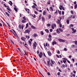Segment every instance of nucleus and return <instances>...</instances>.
Instances as JSON below:
<instances>
[{"mask_svg":"<svg viewBox=\"0 0 77 77\" xmlns=\"http://www.w3.org/2000/svg\"><path fill=\"white\" fill-rule=\"evenodd\" d=\"M52 44H53V45H54V44H57V43L56 42V41H54L52 43Z\"/></svg>","mask_w":77,"mask_h":77,"instance_id":"1a4fd4ad","label":"nucleus"},{"mask_svg":"<svg viewBox=\"0 0 77 77\" xmlns=\"http://www.w3.org/2000/svg\"><path fill=\"white\" fill-rule=\"evenodd\" d=\"M4 5L5 8H7V6L5 4H4Z\"/></svg>","mask_w":77,"mask_h":77,"instance_id":"774afa93","label":"nucleus"},{"mask_svg":"<svg viewBox=\"0 0 77 77\" xmlns=\"http://www.w3.org/2000/svg\"><path fill=\"white\" fill-rule=\"evenodd\" d=\"M74 5H76V3H77V2L76 1H75L74 2Z\"/></svg>","mask_w":77,"mask_h":77,"instance_id":"e2e57ef3","label":"nucleus"},{"mask_svg":"<svg viewBox=\"0 0 77 77\" xmlns=\"http://www.w3.org/2000/svg\"><path fill=\"white\" fill-rule=\"evenodd\" d=\"M40 33L42 35H43L44 34V32L43 31H42L40 32Z\"/></svg>","mask_w":77,"mask_h":77,"instance_id":"cd10ccee","label":"nucleus"},{"mask_svg":"<svg viewBox=\"0 0 77 77\" xmlns=\"http://www.w3.org/2000/svg\"><path fill=\"white\" fill-rule=\"evenodd\" d=\"M14 35L15 36H16L17 38H18V35H17V34L16 32V33H14Z\"/></svg>","mask_w":77,"mask_h":77,"instance_id":"9d476101","label":"nucleus"},{"mask_svg":"<svg viewBox=\"0 0 77 77\" xmlns=\"http://www.w3.org/2000/svg\"><path fill=\"white\" fill-rule=\"evenodd\" d=\"M26 21H24V20H22V23H26Z\"/></svg>","mask_w":77,"mask_h":77,"instance_id":"393cba45","label":"nucleus"},{"mask_svg":"<svg viewBox=\"0 0 77 77\" xmlns=\"http://www.w3.org/2000/svg\"><path fill=\"white\" fill-rule=\"evenodd\" d=\"M42 21L43 22H44V21H45V18H44V16H42Z\"/></svg>","mask_w":77,"mask_h":77,"instance_id":"39448f33","label":"nucleus"},{"mask_svg":"<svg viewBox=\"0 0 77 77\" xmlns=\"http://www.w3.org/2000/svg\"><path fill=\"white\" fill-rule=\"evenodd\" d=\"M33 4L34 5H35V6H37V5H36V3H33Z\"/></svg>","mask_w":77,"mask_h":77,"instance_id":"0e129e2a","label":"nucleus"},{"mask_svg":"<svg viewBox=\"0 0 77 77\" xmlns=\"http://www.w3.org/2000/svg\"><path fill=\"white\" fill-rule=\"evenodd\" d=\"M51 62L52 64H54V62L53 61V60H51Z\"/></svg>","mask_w":77,"mask_h":77,"instance_id":"c9c22d12","label":"nucleus"},{"mask_svg":"<svg viewBox=\"0 0 77 77\" xmlns=\"http://www.w3.org/2000/svg\"><path fill=\"white\" fill-rule=\"evenodd\" d=\"M54 26H52V25H51V28L52 29H54Z\"/></svg>","mask_w":77,"mask_h":77,"instance_id":"603ef678","label":"nucleus"},{"mask_svg":"<svg viewBox=\"0 0 77 77\" xmlns=\"http://www.w3.org/2000/svg\"><path fill=\"white\" fill-rule=\"evenodd\" d=\"M64 51H67V49H66V48H64L63 49Z\"/></svg>","mask_w":77,"mask_h":77,"instance_id":"5fc2aeb1","label":"nucleus"},{"mask_svg":"<svg viewBox=\"0 0 77 77\" xmlns=\"http://www.w3.org/2000/svg\"><path fill=\"white\" fill-rule=\"evenodd\" d=\"M9 2H8L9 4L11 6H12V2L11 1H9ZM10 2L11 3V4L10 3Z\"/></svg>","mask_w":77,"mask_h":77,"instance_id":"a211bd4d","label":"nucleus"},{"mask_svg":"<svg viewBox=\"0 0 77 77\" xmlns=\"http://www.w3.org/2000/svg\"><path fill=\"white\" fill-rule=\"evenodd\" d=\"M32 8H33V9H35V8H36V6H35V5H33L32 6Z\"/></svg>","mask_w":77,"mask_h":77,"instance_id":"f704fd0d","label":"nucleus"},{"mask_svg":"<svg viewBox=\"0 0 77 77\" xmlns=\"http://www.w3.org/2000/svg\"><path fill=\"white\" fill-rule=\"evenodd\" d=\"M26 28H27V27H28V26H29V24L28 23H27V24H26Z\"/></svg>","mask_w":77,"mask_h":77,"instance_id":"2f4dec72","label":"nucleus"},{"mask_svg":"<svg viewBox=\"0 0 77 77\" xmlns=\"http://www.w3.org/2000/svg\"><path fill=\"white\" fill-rule=\"evenodd\" d=\"M59 26L60 27H62V25L61 23L59 24Z\"/></svg>","mask_w":77,"mask_h":77,"instance_id":"09e8293b","label":"nucleus"},{"mask_svg":"<svg viewBox=\"0 0 77 77\" xmlns=\"http://www.w3.org/2000/svg\"><path fill=\"white\" fill-rule=\"evenodd\" d=\"M14 9L16 11V12H17L18 10H17V8L14 7Z\"/></svg>","mask_w":77,"mask_h":77,"instance_id":"b1692460","label":"nucleus"},{"mask_svg":"<svg viewBox=\"0 0 77 77\" xmlns=\"http://www.w3.org/2000/svg\"><path fill=\"white\" fill-rule=\"evenodd\" d=\"M37 46V43L36 42H35L34 44L33 45V49L34 50H35L36 49V48Z\"/></svg>","mask_w":77,"mask_h":77,"instance_id":"f257e3e1","label":"nucleus"},{"mask_svg":"<svg viewBox=\"0 0 77 77\" xmlns=\"http://www.w3.org/2000/svg\"><path fill=\"white\" fill-rule=\"evenodd\" d=\"M24 38H23V37H22L21 38V39L22 41H24Z\"/></svg>","mask_w":77,"mask_h":77,"instance_id":"864d4df0","label":"nucleus"},{"mask_svg":"<svg viewBox=\"0 0 77 77\" xmlns=\"http://www.w3.org/2000/svg\"><path fill=\"white\" fill-rule=\"evenodd\" d=\"M51 14L49 15L48 16L49 19H51Z\"/></svg>","mask_w":77,"mask_h":77,"instance_id":"4be33fe9","label":"nucleus"},{"mask_svg":"<svg viewBox=\"0 0 77 77\" xmlns=\"http://www.w3.org/2000/svg\"><path fill=\"white\" fill-rule=\"evenodd\" d=\"M19 28L21 29V25H19Z\"/></svg>","mask_w":77,"mask_h":77,"instance_id":"a878e982","label":"nucleus"},{"mask_svg":"<svg viewBox=\"0 0 77 77\" xmlns=\"http://www.w3.org/2000/svg\"><path fill=\"white\" fill-rule=\"evenodd\" d=\"M5 14L8 17H10V15L9 13H8V12H5Z\"/></svg>","mask_w":77,"mask_h":77,"instance_id":"2eb2a0df","label":"nucleus"},{"mask_svg":"<svg viewBox=\"0 0 77 77\" xmlns=\"http://www.w3.org/2000/svg\"><path fill=\"white\" fill-rule=\"evenodd\" d=\"M11 42H12V44H13V45H15V44H14V42H13V41L11 40Z\"/></svg>","mask_w":77,"mask_h":77,"instance_id":"6e6d98bb","label":"nucleus"},{"mask_svg":"<svg viewBox=\"0 0 77 77\" xmlns=\"http://www.w3.org/2000/svg\"><path fill=\"white\" fill-rule=\"evenodd\" d=\"M42 52H40V54H38V55L40 58H42Z\"/></svg>","mask_w":77,"mask_h":77,"instance_id":"20e7f679","label":"nucleus"},{"mask_svg":"<svg viewBox=\"0 0 77 77\" xmlns=\"http://www.w3.org/2000/svg\"><path fill=\"white\" fill-rule=\"evenodd\" d=\"M69 27H70V28H71V27H74V26H73V25H72V24H71L70 25V26H69Z\"/></svg>","mask_w":77,"mask_h":77,"instance_id":"c85d7f7f","label":"nucleus"},{"mask_svg":"<svg viewBox=\"0 0 77 77\" xmlns=\"http://www.w3.org/2000/svg\"><path fill=\"white\" fill-rule=\"evenodd\" d=\"M63 63H66V60H63Z\"/></svg>","mask_w":77,"mask_h":77,"instance_id":"72a5a7b5","label":"nucleus"},{"mask_svg":"<svg viewBox=\"0 0 77 77\" xmlns=\"http://www.w3.org/2000/svg\"><path fill=\"white\" fill-rule=\"evenodd\" d=\"M71 29L72 31H73V32H74L75 33V32H76V30H75V29H74V28H71Z\"/></svg>","mask_w":77,"mask_h":77,"instance_id":"9b49d317","label":"nucleus"},{"mask_svg":"<svg viewBox=\"0 0 77 77\" xmlns=\"http://www.w3.org/2000/svg\"><path fill=\"white\" fill-rule=\"evenodd\" d=\"M56 32L57 33L59 34L60 33V32L59 31V29H57Z\"/></svg>","mask_w":77,"mask_h":77,"instance_id":"6ab92c4d","label":"nucleus"},{"mask_svg":"<svg viewBox=\"0 0 77 77\" xmlns=\"http://www.w3.org/2000/svg\"><path fill=\"white\" fill-rule=\"evenodd\" d=\"M62 14L63 15H64V11H62Z\"/></svg>","mask_w":77,"mask_h":77,"instance_id":"680f3d73","label":"nucleus"},{"mask_svg":"<svg viewBox=\"0 0 77 77\" xmlns=\"http://www.w3.org/2000/svg\"><path fill=\"white\" fill-rule=\"evenodd\" d=\"M52 25L54 26L55 27H56V24H54Z\"/></svg>","mask_w":77,"mask_h":77,"instance_id":"4c0bfd02","label":"nucleus"},{"mask_svg":"<svg viewBox=\"0 0 77 77\" xmlns=\"http://www.w3.org/2000/svg\"><path fill=\"white\" fill-rule=\"evenodd\" d=\"M30 32V31L29 29H27L24 32L25 33H29Z\"/></svg>","mask_w":77,"mask_h":77,"instance_id":"f03ea898","label":"nucleus"},{"mask_svg":"<svg viewBox=\"0 0 77 77\" xmlns=\"http://www.w3.org/2000/svg\"><path fill=\"white\" fill-rule=\"evenodd\" d=\"M59 30L61 32H63V30L62 29L60 28L59 29Z\"/></svg>","mask_w":77,"mask_h":77,"instance_id":"f3484780","label":"nucleus"},{"mask_svg":"<svg viewBox=\"0 0 77 77\" xmlns=\"http://www.w3.org/2000/svg\"><path fill=\"white\" fill-rule=\"evenodd\" d=\"M58 14H59V15H62V13H61V11H59V10H58Z\"/></svg>","mask_w":77,"mask_h":77,"instance_id":"ddd939ff","label":"nucleus"},{"mask_svg":"<svg viewBox=\"0 0 77 77\" xmlns=\"http://www.w3.org/2000/svg\"><path fill=\"white\" fill-rule=\"evenodd\" d=\"M51 37H52V36H51V34H49L48 35V37L51 38Z\"/></svg>","mask_w":77,"mask_h":77,"instance_id":"c03bdc74","label":"nucleus"},{"mask_svg":"<svg viewBox=\"0 0 77 77\" xmlns=\"http://www.w3.org/2000/svg\"><path fill=\"white\" fill-rule=\"evenodd\" d=\"M7 10H8V11H11V9L10 8H7Z\"/></svg>","mask_w":77,"mask_h":77,"instance_id":"c756f323","label":"nucleus"},{"mask_svg":"<svg viewBox=\"0 0 77 77\" xmlns=\"http://www.w3.org/2000/svg\"><path fill=\"white\" fill-rule=\"evenodd\" d=\"M73 42H74L75 43V45H77V41H73Z\"/></svg>","mask_w":77,"mask_h":77,"instance_id":"8fccbe9b","label":"nucleus"},{"mask_svg":"<svg viewBox=\"0 0 77 77\" xmlns=\"http://www.w3.org/2000/svg\"><path fill=\"white\" fill-rule=\"evenodd\" d=\"M51 40H52V39L51 38H49L48 39V41H51Z\"/></svg>","mask_w":77,"mask_h":77,"instance_id":"dca6fc26","label":"nucleus"},{"mask_svg":"<svg viewBox=\"0 0 77 77\" xmlns=\"http://www.w3.org/2000/svg\"><path fill=\"white\" fill-rule=\"evenodd\" d=\"M71 47L72 48H75V46H74V45H72L71 46Z\"/></svg>","mask_w":77,"mask_h":77,"instance_id":"bb28decb","label":"nucleus"},{"mask_svg":"<svg viewBox=\"0 0 77 77\" xmlns=\"http://www.w3.org/2000/svg\"><path fill=\"white\" fill-rule=\"evenodd\" d=\"M54 14H58V13H57V10H56V12H54Z\"/></svg>","mask_w":77,"mask_h":77,"instance_id":"58836bf2","label":"nucleus"},{"mask_svg":"<svg viewBox=\"0 0 77 77\" xmlns=\"http://www.w3.org/2000/svg\"><path fill=\"white\" fill-rule=\"evenodd\" d=\"M60 72H59L57 73V75H60Z\"/></svg>","mask_w":77,"mask_h":77,"instance_id":"49530a36","label":"nucleus"},{"mask_svg":"<svg viewBox=\"0 0 77 77\" xmlns=\"http://www.w3.org/2000/svg\"><path fill=\"white\" fill-rule=\"evenodd\" d=\"M47 26H48V27H50L51 26V24H50L48 23L47 24Z\"/></svg>","mask_w":77,"mask_h":77,"instance_id":"a19ab883","label":"nucleus"},{"mask_svg":"<svg viewBox=\"0 0 77 77\" xmlns=\"http://www.w3.org/2000/svg\"><path fill=\"white\" fill-rule=\"evenodd\" d=\"M58 71H60V72H62V70H61V69H58Z\"/></svg>","mask_w":77,"mask_h":77,"instance_id":"69168bd1","label":"nucleus"},{"mask_svg":"<svg viewBox=\"0 0 77 77\" xmlns=\"http://www.w3.org/2000/svg\"><path fill=\"white\" fill-rule=\"evenodd\" d=\"M50 32H52L53 31V29H50Z\"/></svg>","mask_w":77,"mask_h":77,"instance_id":"bf43d9fd","label":"nucleus"},{"mask_svg":"<svg viewBox=\"0 0 77 77\" xmlns=\"http://www.w3.org/2000/svg\"><path fill=\"white\" fill-rule=\"evenodd\" d=\"M24 25H22L21 26V28L22 29H23V28H24Z\"/></svg>","mask_w":77,"mask_h":77,"instance_id":"de8ad7c7","label":"nucleus"},{"mask_svg":"<svg viewBox=\"0 0 77 77\" xmlns=\"http://www.w3.org/2000/svg\"><path fill=\"white\" fill-rule=\"evenodd\" d=\"M23 20H24L25 21H26V17H23Z\"/></svg>","mask_w":77,"mask_h":77,"instance_id":"37998d69","label":"nucleus"},{"mask_svg":"<svg viewBox=\"0 0 77 77\" xmlns=\"http://www.w3.org/2000/svg\"><path fill=\"white\" fill-rule=\"evenodd\" d=\"M26 38H28V39H29V38H30V36L29 35H26Z\"/></svg>","mask_w":77,"mask_h":77,"instance_id":"7c9ffc66","label":"nucleus"},{"mask_svg":"<svg viewBox=\"0 0 77 77\" xmlns=\"http://www.w3.org/2000/svg\"><path fill=\"white\" fill-rule=\"evenodd\" d=\"M28 42L29 43V45L31 47V45H32V42L30 41L29 40Z\"/></svg>","mask_w":77,"mask_h":77,"instance_id":"6e6552de","label":"nucleus"},{"mask_svg":"<svg viewBox=\"0 0 77 77\" xmlns=\"http://www.w3.org/2000/svg\"><path fill=\"white\" fill-rule=\"evenodd\" d=\"M38 36V34L36 33H34V38H36V37H37Z\"/></svg>","mask_w":77,"mask_h":77,"instance_id":"0eeeda50","label":"nucleus"},{"mask_svg":"<svg viewBox=\"0 0 77 77\" xmlns=\"http://www.w3.org/2000/svg\"><path fill=\"white\" fill-rule=\"evenodd\" d=\"M47 66H48L49 67H50V61H47Z\"/></svg>","mask_w":77,"mask_h":77,"instance_id":"4468645a","label":"nucleus"},{"mask_svg":"<svg viewBox=\"0 0 77 77\" xmlns=\"http://www.w3.org/2000/svg\"><path fill=\"white\" fill-rule=\"evenodd\" d=\"M66 23L67 24H69V20H66Z\"/></svg>","mask_w":77,"mask_h":77,"instance_id":"5701e85b","label":"nucleus"},{"mask_svg":"<svg viewBox=\"0 0 77 77\" xmlns=\"http://www.w3.org/2000/svg\"><path fill=\"white\" fill-rule=\"evenodd\" d=\"M48 53L49 56H51V52H50V51H48Z\"/></svg>","mask_w":77,"mask_h":77,"instance_id":"423d86ee","label":"nucleus"},{"mask_svg":"<svg viewBox=\"0 0 77 77\" xmlns=\"http://www.w3.org/2000/svg\"><path fill=\"white\" fill-rule=\"evenodd\" d=\"M48 75H50V73L49 72H48L47 73Z\"/></svg>","mask_w":77,"mask_h":77,"instance_id":"4d7b16f0","label":"nucleus"},{"mask_svg":"<svg viewBox=\"0 0 77 77\" xmlns=\"http://www.w3.org/2000/svg\"><path fill=\"white\" fill-rule=\"evenodd\" d=\"M58 41H59L60 42H65V41L63 39H61L60 38L59 39Z\"/></svg>","mask_w":77,"mask_h":77,"instance_id":"7ed1b4c3","label":"nucleus"},{"mask_svg":"<svg viewBox=\"0 0 77 77\" xmlns=\"http://www.w3.org/2000/svg\"><path fill=\"white\" fill-rule=\"evenodd\" d=\"M62 66L63 68H65V67H66V66H65V64H63Z\"/></svg>","mask_w":77,"mask_h":77,"instance_id":"a18cd8bd","label":"nucleus"},{"mask_svg":"<svg viewBox=\"0 0 77 77\" xmlns=\"http://www.w3.org/2000/svg\"><path fill=\"white\" fill-rule=\"evenodd\" d=\"M23 51L26 54V55H27V54H26V53H27V52H26V51H24V50L23 49Z\"/></svg>","mask_w":77,"mask_h":77,"instance_id":"e433bc0d","label":"nucleus"},{"mask_svg":"<svg viewBox=\"0 0 77 77\" xmlns=\"http://www.w3.org/2000/svg\"><path fill=\"white\" fill-rule=\"evenodd\" d=\"M43 15H46V11H44L43 12Z\"/></svg>","mask_w":77,"mask_h":77,"instance_id":"f8f14e48","label":"nucleus"},{"mask_svg":"<svg viewBox=\"0 0 77 77\" xmlns=\"http://www.w3.org/2000/svg\"><path fill=\"white\" fill-rule=\"evenodd\" d=\"M48 5H50V1H49L48 2Z\"/></svg>","mask_w":77,"mask_h":77,"instance_id":"13d9d810","label":"nucleus"},{"mask_svg":"<svg viewBox=\"0 0 77 77\" xmlns=\"http://www.w3.org/2000/svg\"><path fill=\"white\" fill-rule=\"evenodd\" d=\"M57 54H60V51H59V50H58L57 52Z\"/></svg>","mask_w":77,"mask_h":77,"instance_id":"052dcab7","label":"nucleus"},{"mask_svg":"<svg viewBox=\"0 0 77 77\" xmlns=\"http://www.w3.org/2000/svg\"><path fill=\"white\" fill-rule=\"evenodd\" d=\"M70 67H72V66H73V64H70Z\"/></svg>","mask_w":77,"mask_h":77,"instance_id":"3c124183","label":"nucleus"},{"mask_svg":"<svg viewBox=\"0 0 77 77\" xmlns=\"http://www.w3.org/2000/svg\"><path fill=\"white\" fill-rule=\"evenodd\" d=\"M17 49H18V50H19V51H20V52L21 53V54H23V53L21 52V50H20V48H17Z\"/></svg>","mask_w":77,"mask_h":77,"instance_id":"473e14b6","label":"nucleus"},{"mask_svg":"<svg viewBox=\"0 0 77 77\" xmlns=\"http://www.w3.org/2000/svg\"><path fill=\"white\" fill-rule=\"evenodd\" d=\"M50 9H51V11H53V9L52 7H50Z\"/></svg>","mask_w":77,"mask_h":77,"instance_id":"79ce46f5","label":"nucleus"},{"mask_svg":"<svg viewBox=\"0 0 77 77\" xmlns=\"http://www.w3.org/2000/svg\"><path fill=\"white\" fill-rule=\"evenodd\" d=\"M31 27L32 29H35L36 28L33 25H32L31 26Z\"/></svg>","mask_w":77,"mask_h":77,"instance_id":"aec40b11","label":"nucleus"},{"mask_svg":"<svg viewBox=\"0 0 77 77\" xmlns=\"http://www.w3.org/2000/svg\"><path fill=\"white\" fill-rule=\"evenodd\" d=\"M45 32H47V33H48L49 32V31H48V29H45Z\"/></svg>","mask_w":77,"mask_h":77,"instance_id":"412c9836","label":"nucleus"},{"mask_svg":"<svg viewBox=\"0 0 77 77\" xmlns=\"http://www.w3.org/2000/svg\"><path fill=\"white\" fill-rule=\"evenodd\" d=\"M77 5L76 4L75 5V9H77Z\"/></svg>","mask_w":77,"mask_h":77,"instance_id":"ea45409f","label":"nucleus"},{"mask_svg":"<svg viewBox=\"0 0 77 77\" xmlns=\"http://www.w3.org/2000/svg\"><path fill=\"white\" fill-rule=\"evenodd\" d=\"M56 57H57L58 58H59V55H56Z\"/></svg>","mask_w":77,"mask_h":77,"instance_id":"338daca9","label":"nucleus"}]
</instances>
